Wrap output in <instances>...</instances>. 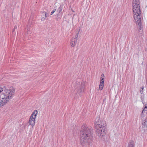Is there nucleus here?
<instances>
[{
    "label": "nucleus",
    "instance_id": "4be33fe9",
    "mask_svg": "<svg viewBox=\"0 0 147 147\" xmlns=\"http://www.w3.org/2000/svg\"><path fill=\"white\" fill-rule=\"evenodd\" d=\"M104 78V75L103 74H102L101 75V78L100 80L101 79V78Z\"/></svg>",
    "mask_w": 147,
    "mask_h": 147
},
{
    "label": "nucleus",
    "instance_id": "393cba45",
    "mask_svg": "<svg viewBox=\"0 0 147 147\" xmlns=\"http://www.w3.org/2000/svg\"><path fill=\"white\" fill-rule=\"evenodd\" d=\"M30 20H29V24H30Z\"/></svg>",
    "mask_w": 147,
    "mask_h": 147
},
{
    "label": "nucleus",
    "instance_id": "f3484780",
    "mask_svg": "<svg viewBox=\"0 0 147 147\" xmlns=\"http://www.w3.org/2000/svg\"><path fill=\"white\" fill-rule=\"evenodd\" d=\"M144 87H142L140 89V92L141 94H142L143 93Z\"/></svg>",
    "mask_w": 147,
    "mask_h": 147
},
{
    "label": "nucleus",
    "instance_id": "5701e85b",
    "mask_svg": "<svg viewBox=\"0 0 147 147\" xmlns=\"http://www.w3.org/2000/svg\"><path fill=\"white\" fill-rule=\"evenodd\" d=\"M3 88H0V93L3 91Z\"/></svg>",
    "mask_w": 147,
    "mask_h": 147
},
{
    "label": "nucleus",
    "instance_id": "6ab92c4d",
    "mask_svg": "<svg viewBox=\"0 0 147 147\" xmlns=\"http://www.w3.org/2000/svg\"><path fill=\"white\" fill-rule=\"evenodd\" d=\"M31 34V32L30 31V29L28 28L27 30V34Z\"/></svg>",
    "mask_w": 147,
    "mask_h": 147
},
{
    "label": "nucleus",
    "instance_id": "dca6fc26",
    "mask_svg": "<svg viewBox=\"0 0 147 147\" xmlns=\"http://www.w3.org/2000/svg\"><path fill=\"white\" fill-rule=\"evenodd\" d=\"M37 113V110H35L34 111V112L32 113L31 115H32L33 116H34L36 115V116Z\"/></svg>",
    "mask_w": 147,
    "mask_h": 147
},
{
    "label": "nucleus",
    "instance_id": "2eb2a0df",
    "mask_svg": "<svg viewBox=\"0 0 147 147\" xmlns=\"http://www.w3.org/2000/svg\"><path fill=\"white\" fill-rule=\"evenodd\" d=\"M101 120L100 119L99 116L97 117H96L94 123H97V122H98V121H100Z\"/></svg>",
    "mask_w": 147,
    "mask_h": 147
},
{
    "label": "nucleus",
    "instance_id": "39448f33",
    "mask_svg": "<svg viewBox=\"0 0 147 147\" xmlns=\"http://www.w3.org/2000/svg\"><path fill=\"white\" fill-rule=\"evenodd\" d=\"M79 82H78L76 84V85L77 84V85H76V88L77 87L78 85V87L79 86V87L78 88V90L79 92L80 93L84 91L85 88V83L84 81L82 82L80 85V84H79Z\"/></svg>",
    "mask_w": 147,
    "mask_h": 147
},
{
    "label": "nucleus",
    "instance_id": "423d86ee",
    "mask_svg": "<svg viewBox=\"0 0 147 147\" xmlns=\"http://www.w3.org/2000/svg\"><path fill=\"white\" fill-rule=\"evenodd\" d=\"M36 117V115L34 116H33L32 115H31L30 117L29 123L30 125H31L32 126H34L35 125V119Z\"/></svg>",
    "mask_w": 147,
    "mask_h": 147
},
{
    "label": "nucleus",
    "instance_id": "a878e982",
    "mask_svg": "<svg viewBox=\"0 0 147 147\" xmlns=\"http://www.w3.org/2000/svg\"><path fill=\"white\" fill-rule=\"evenodd\" d=\"M59 15V14H57V16H58Z\"/></svg>",
    "mask_w": 147,
    "mask_h": 147
},
{
    "label": "nucleus",
    "instance_id": "aec40b11",
    "mask_svg": "<svg viewBox=\"0 0 147 147\" xmlns=\"http://www.w3.org/2000/svg\"><path fill=\"white\" fill-rule=\"evenodd\" d=\"M17 26L16 25L14 26V28L12 30V32H14L15 31V30L17 28Z\"/></svg>",
    "mask_w": 147,
    "mask_h": 147
},
{
    "label": "nucleus",
    "instance_id": "9d476101",
    "mask_svg": "<svg viewBox=\"0 0 147 147\" xmlns=\"http://www.w3.org/2000/svg\"><path fill=\"white\" fill-rule=\"evenodd\" d=\"M142 124L144 126L143 127H146V125H147V118H146L145 120H144L142 121Z\"/></svg>",
    "mask_w": 147,
    "mask_h": 147
},
{
    "label": "nucleus",
    "instance_id": "b1692460",
    "mask_svg": "<svg viewBox=\"0 0 147 147\" xmlns=\"http://www.w3.org/2000/svg\"><path fill=\"white\" fill-rule=\"evenodd\" d=\"M106 100V98H105L104 99H103V103H104V102H105Z\"/></svg>",
    "mask_w": 147,
    "mask_h": 147
},
{
    "label": "nucleus",
    "instance_id": "f257e3e1",
    "mask_svg": "<svg viewBox=\"0 0 147 147\" xmlns=\"http://www.w3.org/2000/svg\"><path fill=\"white\" fill-rule=\"evenodd\" d=\"M80 142L83 146H87L92 142L93 139V130L91 127L83 125L80 131Z\"/></svg>",
    "mask_w": 147,
    "mask_h": 147
},
{
    "label": "nucleus",
    "instance_id": "ddd939ff",
    "mask_svg": "<svg viewBox=\"0 0 147 147\" xmlns=\"http://www.w3.org/2000/svg\"><path fill=\"white\" fill-rule=\"evenodd\" d=\"M63 6V5H61L58 9L57 11L59 12V14H60V13L61 12V11L62 10Z\"/></svg>",
    "mask_w": 147,
    "mask_h": 147
},
{
    "label": "nucleus",
    "instance_id": "6e6552de",
    "mask_svg": "<svg viewBox=\"0 0 147 147\" xmlns=\"http://www.w3.org/2000/svg\"><path fill=\"white\" fill-rule=\"evenodd\" d=\"M77 42V39L75 38H72L71 39L70 42L71 45L72 47H74L75 46Z\"/></svg>",
    "mask_w": 147,
    "mask_h": 147
},
{
    "label": "nucleus",
    "instance_id": "20e7f679",
    "mask_svg": "<svg viewBox=\"0 0 147 147\" xmlns=\"http://www.w3.org/2000/svg\"><path fill=\"white\" fill-rule=\"evenodd\" d=\"M14 92V89L7 90V92H6L7 94L4 95V97L2 98L1 100L6 104L10 99L12 98V95L13 94Z\"/></svg>",
    "mask_w": 147,
    "mask_h": 147
},
{
    "label": "nucleus",
    "instance_id": "f8f14e48",
    "mask_svg": "<svg viewBox=\"0 0 147 147\" xmlns=\"http://www.w3.org/2000/svg\"><path fill=\"white\" fill-rule=\"evenodd\" d=\"M46 18V12L44 11L42 13V15L41 19L42 20H44Z\"/></svg>",
    "mask_w": 147,
    "mask_h": 147
},
{
    "label": "nucleus",
    "instance_id": "1a4fd4ad",
    "mask_svg": "<svg viewBox=\"0 0 147 147\" xmlns=\"http://www.w3.org/2000/svg\"><path fill=\"white\" fill-rule=\"evenodd\" d=\"M145 114H147V106H145L142 111V113L141 114V115L142 117H144L145 115Z\"/></svg>",
    "mask_w": 147,
    "mask_h": 147
},
{
    "label": "nucleus",
    "instance_id": "412c9836",
    "mask_svg": "<svg viewBox=\"0 0 147 147\" xmlns=\"http://www.w3.org/2000/svg\"><path fill=\"white\" fill-rule=\"evenodd\" d=\"M56 9H54L52 11V12H51V15H52V14H53V13L54 12H55V11H56Z\"/></svg>",
    "mask_w": 147,
    "mask_h": 147
},
{
    "label": "nucleus",
    "instance_id": "4468645a",
    "mask_svg": "<svg viewBox=\"0 0 147 147\" xmlns=\"http://www.w3.org/2000/svg\"><path fill=\"white\" fill-rule=\"evenodd\" d=\"M6 104L1 99L0 100V107H1L5 105Z\"/></svg>",
    "mask_w": 147,
    "mask_h": 147
},
{
    "label": "nucleus",
    "instance_id": "f03ea898",
    "mask_svg": "<svg viewBox=\"0 0 147 147\" xmlns=\"http://www.w3.org/2000/svg\"><path fill=\"white\" fill-rule=\"evenodd\" d=\"M132 10L134 12V18L136 24L138 23L140 30H141V14L140 6L139 0H133Z\"/></svg>",
    "mask_w": 147,
    "mask_h": 147
},
{
    "label": "nucleus",
    "instance_id": "0eeeda50",
    "mask_svg": "<svg viewBox=\"0 0 147 147\" xmlns=\"http://www.w3.org/2000/svg\"><path fill=\"white\" fill-rule=\"evenodd\" d=\"M104 83V78H102L100 80V83L99 86V89L100 90H102Z\"/></svg>",
    "mask_w": 147,
    "mask_h": 147
},
{
    "label": "nucleus",
    "instance_id": "9b49d317",
    "mask_svg": "<svg viewBox=\"0 0 147 147\" xmlns=\"http://www.w3.org/2000/svg\"><path fill=\"white\" fill-rule=\"evenodd\" d=\"M128 147H134V142L133 140H131L130 142H129Z\"/></svg>",
    "mask_w": 147,
    "mask_h": 147
},
{
    "label": "nucleus",
    "instance_id": "a211bd4d",
    "mask_svg": "<svg viewBox=\"0 0 147 147\" xmlns=\"http://www.w3.org/2000/svg\"><path fill=\"white\" fill-rule=\"evenodd\" d=\"M80 30H79L78 31V32H76V34L75 35V38L76 39L78 37V35L79 32H80Z\"/></svg>",
    "mask_w": 147,
    "mask_h": 147
},
{
    "label": "nucleus",
    "instance_id": "7ed1b4c3",
    "mask_svg": "<svg viewBox=\"0 0 147 147\" xmlns=\"http://www.w3.org/2000/svg\"><path fill=\"white\" fill-rule=\"evenodd\" d=\"M97 123H94V127L96 135L102 138L106 134L107 131L106 124L105 121L101 120Z\"/></svg>",
    "mask_w": 147,
    "mask_h": 147
}]
</instances>
